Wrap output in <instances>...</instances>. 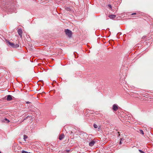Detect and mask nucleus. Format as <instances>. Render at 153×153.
I'll list each match as a JSON object with an SVG mask.
<instances>
[{"mask_svg": "<svg viewBox=\"0 0 153 153\" xmlns=\"http://www.w3.org/2000/svg\"><path fill=\"white\" fill-rule=\"evenodd\" d=\"M65 32L66 34L67 35L69 38L71 37L72 32L71 31L68 29H65Z\"/></svg>", "mask_w": 153, "mask_h": 153, "instance_id": "obj_1", "label": "nucleus"}, {"mask_svg": "<svg viewBox=\"0 0 153 153\" xmlns=\"http://www.w3.org/2000/svg\"><path fill=\"white\" fill-rule=\"evenodd\" d=\"M7 43L11 47L13 48H17L19 47V45L17 44H15L14 43H11L9 41L7 42Z\"/></svg>", "mask_w": 153, "mask_h": 153, "instance_id": "obj_2", "label": "nucleus"}, {"mask_svg": "<svg viewBox=\"0 0 153 153\" xmlns=\"http://www.w3.org/2000/svg\"><path fill=\"white\" fill-rule=\"evenodd\" d=\"M112 109L114 111H117L118 109V106L114 104L113 105Z\"/></svg>", "mask_w": 153, "mask_h": 153, "instance_id": "obj_3", "label": "nucleus"}, {"mask_svg": "<svg viewBox=\"0 0 153 153\" xmlns=\"http://www.w3.org/2000/svg\"><path fill=\"white\" fill-rule=\"evenodd\" d=\"M17 32L21 36V37H22V30L21 29H19L17 30Z\"/></svg>", "mask_w": 153, "mask_h": 153, "instance_id": "obj_4", "label": "nucleus"}, {"mask_svg": "<svg viewBox=\"0 0 153 153\" xmlns=\"http://www.w3.org/2000/svg\"><path fill=\"white\" fill-rule=\"evenodd\" d=\"M108 17L111 19H113L116 17V15H110L108 16Z\"/></svg>", "mask_w": 153, "mask_h": 153, "instance_id": "obj_5", "label": "nucleus"}, {"mask_svg": "<svg viewBox=\"0 0 153 153\" xmlns=\"http://www.w3.org/2000/svg\"><path fill=\"white\" fill-rule=\"evenodd\" d=\"M12 99V96L11 95H9L7 96V101H10Z\"/></svg>", "mask_w": 153, "mask_h": 153, "instance_id": "obj_6", "label": "nucleus"}, {"mask_svg": "<svg viewBox=\"0 0 153 153\" xmlns=\"http://www.w3.org/2000/svg\"><path fill=\"white\" fill-rule=\"evenodd\" d=\"M65 137V135L63 134H62L61 135H60L59 137V139L61 140H62L64 137Z\"/></svg>", "mask_w": 153, "mask_h": 153, "instance_id": "obj_7", "label": "nucleus"}, {"mask_svg": "<svg viewBox=\"0 0 153 153\" xmlns=\"http://www.w3.org/2000/svg\"><path fill=\"white\" fill-rule=\"evenodd\" d=\"M95 143L94 141L92 140L89 143V145L91 146H92L94 145Z\"/></svg>", "mask_w": 153, "mask_h": 153, "instance_id": "obj_8", "label": "nucleus"}, {"mask_svg": "<svg viewBox=\"0 0 153 153\" xmlns=\"http://www.w3.org/2000/svg\"><path fill=\"white\" fill-rule=\"evenodd\" d=\"M77 132V130L76 128H74L71 131V133L72 134H75Z\"/></svg>", "mask_w": 153, "mask_h": 153, "instance_id": "obj_9", "label": "nucleus"}, {"mask_svg": "<svg viewBox=\"0 0 153 153\" xmlns=\"http://www.w3.org/2000/svg\"><path fill=\"white\" fill-rule=\"evenodd\" d=\"M30 118V121H32V117L30 116H28L26 117V118H25L24 119V120L27 119H28V118Z\"/></svg>", "mask_w": 153, "mask_h": 153, "instance_id": "obj_10", "label": "nucleus"}, {"mask_svg": "<svg viewBox=\"0 0 153 153\" xmlns=\"http://www.w3.org/2000/svg\"><path fill=\"white\" fill-rule=\"evenodd\" d=\"M24 137V139L25 141H26V139L27 138V135H24L23 136Z\"/></svg>", "mask_w": 153, "mask_h": 153, "instance_id": "obj_11", "label": "nucleus"}, {"mask_svg": "<svg viewBox=\"0 0 153 153\" xmlns=\"http://www.w3.org/2000/svg\"><path fill=\"white\" fill-rule=\"evenodd\" d=\"M94 126L95 128H97V125L95 124H94Z\"/></svg>", "mask_w": 153, "mask_h": 153, "instance_id": "obj_12", "label": "nucleus"}, {"mask_svg": "<svg viewBox=\"0 0 153 153\" xmlns=\"http://www.w3.org/2000/svg\"><path fill=\"white\" fill-rule=\"evenodd\" d=\"M22 153H28V152L24 150H23L22 152Z\"/></svg>", "mask_w": 153, "mask_h": 153, "instance_id": "obj_13", "label": "nucleus"}, {"mask_svg": "<svg viewBox=\"0 0 153 153\" xmlns=\"http://www.w3.org/2000/svg\"><path fill=\"white\" fill-rule=\"evenodd\" d=\"M108 6L111 9V10H112V6L110 4H108Z\"/></svg>", "mask_w": 153, "mask_h": 153, "instance_id": "obj_14", "label": "nucleus"}, {"mask_svg": "<svg viewBox=\"0 0 153 153\" xmlns=\"http://www.w3.org/2000/svg\"><path fill=\"white\" fill-rule=\"evenodd\" d=\"M146 96H147V95L144 94V97L147 98V97ZM146 100V99L145 98H144V100Z\"/></svg>", "mask_w": 153, "mask_h": 153, "instance_id": "obj_15", "label": "nucleus"}, {"mask_svg": "<svg viewBox=\"0 0 153 153\" xmlns=\"http://www.w3.org/2000/svg\"><path fill=\"white\" fill-rule=\"evenodd\" d=\"M140 131L141 134H143V130H140Z\"/></svg>", "mask_w": 153, "mask_h": 153, "instance_id": "obj_16", "label": "nucleus"}, {"mask_svg": "<svg viewBox=\"0 0 153 153\" xmlns=\"http://www.w3.org/2000/svg\"><path fill=\"white\" fill-rule=\"evenodd\" d=\"M4 120H6V121H7V123H9V122H10V121H9V120H8L7 119V118H5L4 119Z\"/></svg>", "mask_w": 153, "mask_h": 153, "instance_id": "obj_17", "label": "nucleus"}, {"mask_svg": "<svg viewBox=\"0 0 153 153\" xmlns=\"http://www.w3.org/2000/svg\"><path fill=\"white\" fill-rule=\"evenodd\" d=\"M139 151L141 153H143V152L141 150H139Z\"/></svg>", "mask_w": 153, "mask_h": 153, "instance_id": "obj_18", "label": "nucleus"}, {"mask_svg": "<svg viewBox=\"0 0 153 153\" xmlns=\"http://www.w3.org/2000/svg\"><path fill=\"white\" fill-rule=\"evenodd\" d=\"M120 144H122V143H121V141H120Z\"/></svg>", "mask_w": 153, "mask_h": 153, "instance_id": "obj_19", "label": "nucleus"}, {"mask_svg": "<svg viewBox=\"0 0 153 153\" xmlns=\"http://www.w3.org/2000/svg\"><path fill=\"white\" fill-rule=\"evenodd\" d=\"M118 133L119 134V136H120V132H118Z\"/></svg>", "mask_w": 153, "mask_h": 153, "instance_id": "obj_20", "label": "nucleus"}, {"mask_svg": "<svg viewBox=\"0 0 153 153\" xmlns=\"http://www.w3.org/2000/svg\"><path fill=\"white\" fill-rule=\"evenodd\" d=\"M145 130H146V131H148V130H147V128H146L145 129Z\"/></svg>", "mask_w": 153, "mask_h": 153, "instance_id": "obj_21", "label": "nucleus"}, {"mask_svg": "<svg viewBox=\"0 0 153 153\" xmlns=\"http://www.w3.org/2000/svg\"><path fill=\"white\" fill-rule=\"evenodd\" d=\"M136 14V13H132V15H133V14Z\"/></svg>", "mask_w": 153, "mask_h": 153, "instance_id": "obj_22", "label": "nucleus"}, {"mask_svg": "<svg viewBox=\"0 0 153 153\" xmlns=\"http://www.w3.org/2000/svg\"><path fill=\"white\" fill-rule=\"evenodd\" d=\"M30 103V102H27V103Z\"/></svg>", "mask_w": 153, "mask_h": 153, "instance_id": "obj_23", "label": "nucleus"}, {"mask_svg": "<svg viewBox=\"0 0 153 153\" xmlns=\"http://www.w3.org/2000/svg\"><path fill=\"white\" fill-rule=\"evenodd\" d=\"M0 153H1V152H0Z\"/></svg>", "mask_w": 153, "mask_h": 153, "instance_id": "obj_24", "label": "nucleus"}]
</instances>
